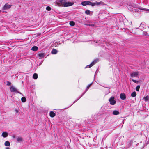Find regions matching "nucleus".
Masks as SVG:
<instances>
[{
    "label": "nucleus",
    "instance_id": "1",
    "mask_svg": "<svg viewBox=\"0 0 149 149\" xmlns=\"http://www.w3.org/2000/svg\"><path fill=\"white\" fill-rule=\"evenodd\" d=\"M59 1L64 7H65L72 6L74 4V3L72 2L67 1L66 0H59Z\"/></svg>",
    "mask_w": 149,
    "mask_h": 149
},
{
    "label": "nucleus",
    "instance_id": "2",
    "mask_svg": "<svg viewBox=\"0 0 149 149\" xmlns=\"http://www.w3.org/2000/svg\"><path fill=\"white\" fill-rule=\"evenodd\" d=\"M93 84V82L89 84L87 87L84 93L80 97H78V98L77 99L75 102H74L73 104L76 102L77 101H78L80 98L87 91L88 89H89V88L90 87V86Z\"/></svg>",
    "mask_w": 149,
    "mask_h": 149
},
{
    "label": "nucleus",
    "instance_id": "3",
    "mask_svg": "<svg viewBox=\"0 0 149 149\" xmlns=\"http://www.w3.org/2000/svg\"><path fill=\"white\" fill-rule=\"evenodd\" d=\"M98 59H96L94 60L90 65H87L85 68H90L93 66L98 61Z\"/></svg>",
    "mask_w": 149,
    "mask_h": 149
},
{
    "label": "nucleus",
    "instance_id": "4",
    "mask_svg": "<svg viewBox=\"0 0 149 149\" xmlns=\"http://www.w3.org/2000/svg\"><path fill=\"white\" fill-rule=\"evenodd\" d=\"M98 59H96L94 60L90 65H87L85 68H90L93 66L98 61Z\"/></svg>",
    "mask_w": 149,
    "mask_h": 149
},
{
    "label": "nucleus",
    "instance_id": "5",
    "mask_svg": "<svg viewBox=\"0 0 149 149\" xmlns=\"http://www.w3.org/2000/svg\"><path fill=\"white\" fill-rule=\"evenodd\" d=\"M109 101L110 102V104L111 105H113L115 104L116 101L114 100V97H111L109 100Z\"/></svg>",
    "mask_w": 149,
    "mask_h": 149
},
{
    "label": "nucleus",
    "instance_id": "6",
    "mask_svg": "<svg viewBox=\"0 0 149 149\" xmlns=\"http://www.w3.org/2000/svg\"><path fill=\"white\" fill-rule=\"evenodd\" d=\"M139 73L138 71L132 72L130 74V76L132 77H139Z\"/></svg>",
    "mask_w": 149,
    "mask_h": 149
},
{
    "label": "nucleus",
    "instance_id": "7",
    "mask_svg": "<svg viewBox=\"0 0 149 149\" xmlns=\"http://www.w3.org/2000/svg\"><path fill=\"white\" fill-rule=\"evenodd\" d=\"M11 5H10L8 3H6L3 6L2 9L3 10H8L11 7Z\"/></svg>",
    "mask_w": 149,
    "mask_h": 149
},
{
    "label": "nucleus",
    "instance_id": "8",
    "mask_svg": "<svg viewBox=\"0 0 149 149\" xmlns=\"http://www.w3.org/2000/svg\"><path fill=\"white\" fill-rule=\"evenodd\" d=\"M10 91L12 92H17L18 93V91L13 86H11L10 88Z\"/></svg>",
    "mask_w": 149,
    "mask_h": 149
},
{
    "label": "nucleus",
    "instance_id": "9",
    "mask_svg": "<svg viewBox=\"0 0 149 149\" xmlns=\"http://www.w3.org/2000/svg\"><path fill=\"white\" fill-rule=\"evenodd\" d=\"M141 10H146V11L147 10L148 11H149V10H148L147 9H144V8L140 9V8H134L133 10H134V12H141Z\"/></svg>",
    "mask_w": 149,
    "mask_h": 149
},
{
    "label": "nucleus",
    "instance_id": "10",
    "mask_svg": "<svg viewBox=\"0 0 149 149\" xmlns=\"http://www.w3.org/2000/svg\"><path fill=\"white\" fill-rule=\"evenodd\" d=\"M120 96L121 99L122 100H125L126 98V95L124 93L120 94Z\"/></svg>",
    "mask_w": 149,
    "mask_h": 149
},
{
    "label": "nucleus",
    "instance_id": "11",
    "mask_svg": "<svg viewBox=\"0 0 149 149\" xmlns=\"http://www.w3.org/2000/svg\"><path fill=\"white\" fill-rule=\"evenodd\" d=\"M89 3H90L89 1H86L82 2L81 4L83 6H86V5H89Z\"/></svg>",
    "mask_w": 149,
    "mask_h": 149
},
{
    "label": "nucleus",
    "instance_id": "12",
    "mask_svg": "<svg viewBox=\"0 0 149 149\" xmlns=\"http://www.w3.org/2000/svg\"><path fill=\"white\" fill-rule=\"evenodd\" d=\"M49 115L51 117H54L56 115V114L53 111H51L50 112Z\"/></svg>",
    "mask_w": 149,
    "mask_h": 149
},
{
    "label": "nucleus",
    "instance_id": "13",
    "mask_svg": "<svg viewBox=\"0 0 149 149\" xmlns=\"http://www.w3.org/2000/svg\"><path fill=\"white\" fill-rule=\"evenodd\" d=\"M38 56L40 57L41 58H43L45 56V54L44 53H39Z\"/></svg>",
    "mask_w": 149,
    "mask_h": 149
},
{
    "label": "nucleus",
    "instance_id": "14",
    "mask_svg": "<svg viewBox=\"0 0 149 149\" xmlns=\"http://www.w3.org/2000/svg\"><path fill=\"white\" fill-rule=\"evenodd\" d=\"M58 52V51L55 49H53L51 51V53L53 54H56Z\"/></svg>",
    "mask_w": 149,
    "mask_h": 149
},
{
    "label": "nucleus",
    "instance_id": "15",
    "mask_svg": "<svg viewBox=\"0 0 149 149\" xmlns=\"http://www.w3.org/2000/svg\"><path fill=\"white\" fill-rule=\"evenodd\" d=\"M119 112L118 111L114 110L113 112V114L115 115H117L119 114Z\"/></svg>",
    "mask_w": 149,
    "mask_h": 149
},
{
    "label": "nucleus",
    "instance_id": "16",
    "mask_svg": "<svg viewBox=\"0 0 149 149\" xmlns=\"http://www.w3.org/2000/svg\"><path fill=\"white\" fill-rule=\"evenodd\" d=\"M8 136V134L6 132H3L2 134V136L4 138L7 137Z\"/></svg>",
    "mask_w": 149,
    "mask_h": 149
},
{
    "label": "nucleus",
    "instance_id": "17",
    "mask_svg": "<svg viewBox=\"0 0 149 149\" xmlns=\"http://www.w3.org/2000/svg\"><path fill=\"white\" fill-rule=\"evenodd\" d=\"M38 49V47L36 46H34L32 48L31 50L33 51H36Z\"/></svg>",
    "mask_w": 149,
    "mask_h": 149
},
{
    "label": "nucleus",
    "instance_id": "18",
    "mask_svg": "<svg viewBox=\"0 0 149 149\" xmlns=\"http://www.w3.org/2000/svg\"><path fill=\"white\" fill-rule=\"evenodd\" d=\"M38 77V75L37 73H34L33 75V78L34 79H36Z\"/></svg>",
    "mask_w": 149,
    "mask_h": 149
},
{
    "label": "nucleus",
    "instance_id": "19",
    "mask_svg": "<svg viewBox=\"0 0 149 149\" xmlns=\"http://www.w3.org/2000/svg\"><path fill=\"white\" fill-rule=\"evenodd\" d=\"M136 93L135 91H134L131 94V96L132 97H134L136 96Z\"/></svg>",
    "mask_w": 149,
    "mask_h": 149
},
{
    "label": "nucleus",
    "instance_id": "20",
    "mask_svg": "<svg viewBox=\"0 0 149 149\" xmlns=\"http://www.w3.org/2000/svg\"><path fill=\"white\" fill-rule=\"evenodd\" d=\"M85 25L86 26H90L93 27L94 26H95V25L93 24H85Z\"/></svg>",
    "mask_w": 149,
    "mask_h": 149
},
{
    "label": "nucleus",
    "instance_id": "21",
    "mask_svg": "<svg viewBox=\"0 0 149 149\" xmlns=\"http://www.w3.org/2000/svg\"><path fill=\"white\" fill-rule=\"evenodd\" d=\"M23 139L22 137H18L17 139V142H21L22 141Z\"/></svg>",
    "mask_w": 149,
    "mask_h": 149
},
{
    "label": "nucleus",
    "instance_id": "22",
    "mask_svg": "<svg viewBox=\"0 0 149 149\" xmlns=\"http://www.w3.org/2000/svg\"><path fill=\"white\" fill-rule=\"evenodd\" d=\"M4 144L6 146H9L10 145V143L8 141H6L5 142Z\"/></svg>",
    "mask_w": 149,
    "mask_h": 149
},
{
    "label": "nucleus",
    "instance_id": "23",
    "mask_svg": "<svg viewBox=\"0 0 149 149\" xmlns=\"http://www.w3.org/2000/svg\"><path fill=\"white\" fill-rule=\"evenodd\" d=\"M21 101L22 102H24L26 101V99L24 97H22L21 98Z\"/></svg>",
    "mask_w": 149,
    "mask_h": 149
},
{
    "label": "nucleus",
    "instance_id": "24",
    "mask_svg": "<svg viewBox=\"0 0 149 149\" xmlns=\"http://www.w3.org/2000/svg\"><path fill=\"white\" fill-rule=\"evenodd\" d=\"M143 99L146 102L149 100V97L148 95H147L145 97H144L143 98Z\"/></svg>",
    "mask_w": 149,
    "mask_h": 149
},
{
    "label": "nucleus",
    "instance_id": "25",
    "mask_svg": "<svg viewBox=\"0 0 149 149\" xmlns=\"http://www.w3.org/2000/svg\"><path fill=\"white\" fill-rule=\"evenodd\" d=\"M69 24L71 26H74L75 25V23L73 21H70V22Z\"/></svg>",
    "mask_w": 149,
    "mask_h": 149
},
{
    "label": "nucleus",
    "instance_id": "26",
    "mask_svg": "<svg viewBox=\"0 0 149 149\" xmlns=\"http://www.w3.org/2000/svg\"><path fill=\"white\" fill-rule=\"evenodd\" d=\"M89 3V5H91L92 6H95V4L94 2L93 3L90 1V3Z\"/></svg>",
    "mask_w": 149,
    "mask_h": 149
},
{
    "label": "nucleus",
    "instance_id": "27",
    "mask_svg": "<svg viewBox=\"0 0 149 149\" xmlns=\"http://www.w3.org/2000/svg\"><path fill=\"white\" fill-rule=\"evenodd\" d=\"M140 86L139 85L137 86L136 88V90L137 91H139V90Z\"/></svg>",
    "mask_w": 149,
    "mask_h": 149
},
{
    "label": "nucleus",
    "instance_id": "28",
    "mask_svg": "<svg viewBox=\"0 0 149 149\" xmlns=\"http://www.w3.org/2000/svg\"><path fill=\"white\" fill-rule=\"evenodd\" d=\"M85 13L87 15H89L90 13V10H87L85 11Z\"/></svg>",
    "mask_w": 149,
    "mask_h": 149
},
{
    "label": "nucleus",
    "instance_id": "29",
    "mask_svg": "<svg viewBox=\"0 0 149 149\" xmlns=\"http://www.w3.org/2000/svg\"><path fill=\"white\" fill-rule=\"evenodd\" d=\"M51 8L49 6H47L46 8V9L48 11H50L51 10Z\"/></svg>",
    "mask_w": 149,
    "mask_h": 149
},
{
    "label": "nucleus",
    "instance_id": "30",
    "mask_svg": "<svg viewBox=\"0 0 149 149\" xmlns=\"http://www.w3.org/2000/svg\"><path fill=\"white\" fill-rule=\"evenodd\" d=\"M132 81L133 82H134V83H137V84H138V83H139V81H137V80H134V79H132Z\"/></svg>",
    "mask_w": 149,
    "mask_h": 149
},
{
    "label": "nucleus",
    "instance_id": "31",
    "mask_svg": "<svg viewBox=\"0 0 149 149\" xmlns=\"http://www.w3.org/2000/svg\"><path fill=\"white\" fill-rule=\"evenodd\" d=\"M94 3H95V5H99L100 4V2H98L97 1H95Z\"/></svg>",
    "mask_w": 149,
    "mask_h": 149
},
{
    "label": "nucleus",
    "instance_id": "32",
    "mask_svg": "<svg viewBox=\"0 0 149 149\" xmlns=\"http://www.w3.org/2000/svg\"><path fill=\"white\" fill-rule=\"evenodd\" d=\"M11 84V83L9 81L7 82V85L8 86H10Z\"/></svg>",
    "mask_w": 149,
    "mask_h": 149
},
{
    "label": "nucleus",
    "instance_id": "33",
    "mask_svg": "<svg viewBox=\"0 0 149 149\" xmlns=\"http://www.w3.org/2000/svg\"><path fill=\"white\" fill-rule=\"evenodd\" d=\"M143 35H145V36L147 35V34H148L147 32H144L143 33Z\"/></svg>",
    "mask_w": 149,
    "mask_h": 149
},
{
    "label": "nucleus",
    "instance_id": "34",
    "mask_svg": "<svg viewBox=\"0 0 149 149\" xmlns=\"http://www.w3.org/2000/svg\"><path fill=\"white\" fill-rule=\"evenodd\" d=\"M100 41V40H96V41L95 42L96 43H98Z\"/></svg>",
    "mask_w": 149,
    "mask_h": 149
},
{
    "label": "nucleus",
    "instance_id": "35",
    "mask_svg": "<svg viewBox=\"0 0 149 149\" xmlns=\"http://www.w3.org/2000/svg\"><path fill=\"white\" fill-rule=\"evenodd\" d=\"M15 111L17 113H18V111L17 110H15Z\"/></svg>",
    "mask_w": 149,
    "mask_h": 149
},
{
    "label": "nucleus",
    "instance_id": "36",
    "mask_svg": "<svg viewBox=\"0 0 149 149\" xmlns=\"http://www.w3.org/2000/svg\"><path fill=\"white\" fill-rule=\"evenodd\" d=\"M101 85V86H103V87H105V85Z\"/></svg>",
    "mask_w": 149,
    "mask_h": 149
},
{
    "label": "nucleus",
    "instance_id": "37",
    "mask_svg": "<svg viewBox=\"0 0 149 149\" xmlns=\"http://www.w3.org/2000/svg\"><path fill=\"white\" fill-rule=\"evenodd\" d=\"M142 26V24H141L140 26V27H141V26Z\"/></svg>",
    "mask_w": 149,
    "mask_h": 149
},
{
    "label": "nucleus",
    "instance_id": "38",
    "mask_svg": "<svg viewBox=\"0 0 149 149\" xmlns=\"http://www.w3.org/2000/svg\"><path fill=\"white\" fill-rule=\"evenodd\" d=\"M6 149H10V148L9 147H7Z\"/></svg>",
    "mask_w": 149,
    "mask_h": 149
},
{
    "label": "nucleus",
    "instance_id": "39",
    "mask_svg": "<svg viewBox=\"0 0 149 149\" xmlns=\"http://www.w3.org/2000/svg\"><path fill=\"white\" fill-rule=\"evenodd\" d=\"M13 138H15V136H13Z\"/></svg>",
    "mask_w": 149,
    "mask_h": 149
},
{
    "label": "nucleus",
    "instance_id": "40",
    "mask_svg": "<svg viewBox=\"0 0 149 149\" xmlns=\"http://www.w3.org/2000/svg\"><path fill=\"white\" fill-rule=\"evenodd\" d=\"M71 106H72V105H71L70 106V107H71Z\"/></svg>",
    "mask_w": 149,
    "mask_h": 149
},
{
    "label": "nucleus",
    "instance_id": "41",
    "mask_svg": "<svg viewBox=\"0 0 149 149\" xmlns=\"http://www.w3.org/2000/svg\"><path fill=\"white\" fill-rule=\"evenodd\" d=\"M71 106H72V105H71L70 106V107H71Z\"/></svg>",
    "mask_w": 149,
    "mask_h": 149
},
{
    "label": "nucleus",
    "instance_id": "42",
    "mask_svg": "<svg viewBox=\"0 0 149 149\" xmlns=\"http://www.w3.org/2000/svg\"><path fill=\"white\" fill-rule=\"evenodd\" d=\"M71 106H72V105H71L70 106V107H71Z\"/></svg>",
    "mask_w": 149,
    "mask_h": 149
},
{
    "label": "nucleus",
    "instance_id": "43",
    "mask_svg": "<svg viewBox=\"0 0 149 149\" xmlns=\"http://www.w3.org/2000/svg\"><path fill=\"white\" fill-rule=\"evenodd\" d=\"M71 106H72V105H71L70 106V107H71Z\"/></svg>",
    "mask_w": 149,
    "mask_h": 149
},
{
    "label": "nucleus",
    "instance_id": "44",
    "mask_svg": "<svg viewBox=\"0 0 149 149\" xmlns=\"http://www.w3.org/2000/svg\"><path fill=\"white\" fill-rule=\"evenodd\" d=\"M148 36H149V35Z\"/></svg>",
    "mask_w": 149,
    "mask_h": 149
}]
</instances>
